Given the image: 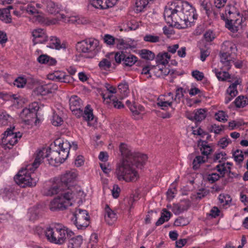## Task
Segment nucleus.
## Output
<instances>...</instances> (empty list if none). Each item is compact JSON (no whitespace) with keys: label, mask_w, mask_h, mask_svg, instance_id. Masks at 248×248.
I'll return each mask as SVG.
<instances>
[{"label":"nucleus","mask_w":248,"mask_h":248,"mask_svg":"<svg viewBox=\"0 0 248 248\" xmlns=\"http://www.w3.org/2000/svg\"><path fill=\"white\" fill-rule=\"evenodd\" d=\"M119 148L124 158L116 166L115 176L120 181L135 182L139 178V175L134 166L141 169L147 160V156L140 153L132 152L124 143L120 144Z\"/></svg>","instance_id":"obj_1"},{"label":"nucleus","mask_w":248,"mask_h":248,"mask_svg":"<svg viewBox=\"0 0 248 248\" xmlns=\"http://www.w3.org/2000/svg\"><path fill=\"white\" fill-rule=\"evenodd\" d=\"M71 148L76 151L78 149L77 144L73 142L71 144L67 140L57 139L53 144L50 145V147L43 148L37 152L33 166L35 168H38L45 158H47L50 165L58 166L67 158Z\"/></svg>","instance_id":"obj_2"},{"label":"nucleus","mask_w":248,"mask_h":248,"mask_svg":"<svg viewBox=\"0 0 248 248\" xmlns=\"http://www.w3.org/2000/svg\"><path fill=\"white\" fill-rule=\"evenodd\" d=\"M164 17L167 23L178 29H186L191 26L196 18L194 9L187 1H177L166 6Z\"/></svg>","instance_id":"obj_3"},{"label":"nucleus","mask_w":248,"mask_h":248,"mask_svg":"<svg viewBox=\"0 0 248 248\" xmlns=\"http://www.w3.org/2000/svg\"><path fill=\"white\" fill-rule=\"evenodd\" d=\"M236 51L237 48L234 44L229 41H225L223 43L219 57L224 70H229L231 68V63L234 62V56Z\"/></svg>","instance_id":"obj_4"},{"label":"nucleus","mask_w":248,"mask_h":248,"mask_svg":"<svg viewBox=\"0 0 248 248\" xmlns=\"http://www.w3.org/2000/svg\"><path fill=\"white\" fill-rule=\"evenodd\" d=\"M32 168L34 169H36L33 166V164H32L31 167L28 166L27 169H22L18 171V173L14 177L15 181L18 185L22 187L36 186L38 179L34 177V173L28 172L29 170H32Z\"/></svg>","instance_id":"obj_5"},{"label":"nucleus","mask_w":248,"mask_h":248,"mask_svg":"<svg viewBox=\"0 0 248 248\" xmlns=\"http://www.w3.org/2000/svg\"><path fill=\"white\" fill-rule=\"evenodd\" d=\"M66 231L63 230L62 226L57 224L49 226L46 228L45 235L47 240L50 243L61 245L66 239Z\"/></svg>","instance_id":"obj_6"},{"label":"nucleus","mask_w":248,"mask_h":248,"mask_svg":"<svg viewBox=\"0 0 248 248\" xmlns=\"http://www.w3.org/2000/svg\"><path fill=\"white\" fill-rule=\"evenodd\" d=\"M74 194L68 190L63 193H61L52 200L49 205L50 210L55 212L64 210L68 206L72 205L71 200L73 198Z\"/></svg>","instance_id":"obj_7"},{"label":"nucleus","mask_w":248,"mask_h":248,"mask_svg":"<svg viewBox=\"0 0 248 248\" xmlns=\"http://www.w3.org/2000/svg\"><path fill=\"white\" fill-rule=\"evenodd\" d=\"M98 45V40L91 38L78 42L76 47L78 52L85 54V57L92 58L97 54L96 48Z\"/></svg>","instance_id":"obj_8"},{"label":"nucleus","mask_w":248,"mask_h":248,"mask_svg":"<svg viewBox=\"0 0 248 248\" xmlns=\"http://www.w3.org/2000/svg\"><path fill=\"white\" fill-rule=\"evenodd\" d=\"M15 128L14 126L10 127L2 134V138L0 141L1 144L5 149H11L12 147L16 144L18 141V139L22 137V134L18 132H14Z\"/></svg>","instance_id":"obj_9"},{"label":"nucleus","mask_w":248,"mask_h":248,"mask_svg":"<svg viewBox=\"0 0 248 248\" xmlns=\"http://www.w3.org/2000/svg\"><path fill=\"white\" fill-rule=\"evenodd\" d=\"M71 220L78 229H85L89 225L90 216L86 210L77 209Z\"/></svg>","instance_id":"obj_10"},{"label":"nucleus","mask_w":248,"mask_h":248,"mask_svg":"<svg viewBox=\"0 0 248 248\" xmlns=\"http://www.w3.org/2000/svg\"><path fill=\"white\" fill-rule=\"evenodd\" d=\"M110 55L112 57L114 55V59L116 63L118 64L122 63L124 66H132L138 60V58L134 55L123 51L116 53H111Z\"/></svg>","instance_id":"obj_11"},{"label":"nucleus","mask_w":248,"mask_h":248,"mask_svg":"<svg viewBox=\"0 0 248 248\" xmlns=\"http://www.w3.org/2000/svg\"><path fill=\"white\" fill-rule=\"evenodd\" d=\"M39 109L38 104L36 102L33 103L29 106V108H24L20 113V117L26 123H29L33 119H38L37 117V111Z\"/></svg>","instance_id":"obj_12"},{"label":"nucleus","mask_w":248,"mask_h":248,"mask_svg":"<svg viewBox=\"0 0 248 248\" xmlns=\"http://www.w3.org/2000/svg\"><path fill=\"white\" fill-rule=\"evenodd\" d=\"M73 114L75 115L78 118L82 117L83 119L86 121H91L93 120L94 116L93 114V110L91 108L90 105H88L85 108L84 110L83 111L81 109V107L79 108H75L74 110L71 109Z\"/></svg>","instance_id":"obj_13"},{"label":"nucleus","mask_w":248,"mask_h":248,"mask_svg":"<svg viewBox=\"0 0 248 248\" xmlns=\"http://www.w3.org/2000/svg\"><path fill=\"white\" fill-rule=\"evenodd\" d=\"M76 177L77 173L75 171H69L62 175L60 180L58 181L62 186L64 188V190L69 189Z\"/></svg>","instance_id":"obj_14"},{"label":"nucleus","mask_w":248,"mask_h":248,"mask_svg":"<svg viewBox=\"0 0 248 248\" xmlns=\"http://www.w3.org/2000/svg\"><path fill=\"white\" fill-rule=\"evenodd\" d=\"M32 34L33 37L32 41L34 45L38 43H43L47 40V36L44 30L41 29L34 30Z\"/></svg>","instance_id":"obj_15"},{"label":"nucleus","mask_w":248,"mask_h":248,"mask_svg":"<svg viewBox=\"0 0 248 248\" xmlns=\"http://www.w3.org/2000/svg\"><path fill=\"white\" fill-rule=\"evenodd\" d=\"M64 190V188L62 187L58 181L57 183L53 184L50 187L44 188L43 193V195L45 196H52Z\"/></svg>","instance_id":"obj_16"},{"label":"nucleus","mask_w":248,"mask_h":248,"mask_svg":"<svg viewBox=\"0 0 248 248\" xmlns=\"http://www.w3.org/2000/svg\"><path fill=\"white\" fill-rule=\"evenodd\" d=\"M105 221L109 225H112L117 219L116 214L109 207L108 204H106L105 206Z\"/></svg>","instance_id":"obj_17"},{"label":"nucleus","mask_w":248,"mask_h":248,"mask_svg":"<svg viewBox=\"0 0 248 248\" xmlns=\"http://www.w3.org/2000/svg\"><path fill=\"white\" fill-rule=\"evenodd\" d=\"M206 109L200 108L195 111L193 116H187V118L191 120H195L197 122H201L204 120L206 116Z\"/></svg>","instance_id":"obj_18"},{"label":"nucleus","mask_w":248,"mask_h":248,"mask_svg":"<svg viewBox=\"0 0 248 248\" xmlns=\"http://www.w3.org/2000/svg\"><path fill=\"white\" fill-rule=\"evenodd\" d=\"M101 96L104 100L109 99L110 103H111L112 105L115 108L120 109L124 107V105L122 103L121 101H119L116 97L112 94H106V93H101Z\"/></svg>","instance_id":"obj_19"},{"label":"nucleus","mask_w":248,"mask_h":248,"mask_svg":"<svg viewBox=\"0 0 248 248\" xmlns=\"http://www.w3.org/2000/svg\"><path fill=\"white\" fill-rule=\"evenodd\" d=\"M38 62L42 64H47L48 65L51 66L56 64V60L46 54H42L37 58Z\"/></svg>","instance_id":"obj_20"},{"label":"nucleus","mask_w":248,"mask_h":248,"mask_svg":"<svg viewBox=\"0 0 248 248\" xmlns=\"http://www.w3.org/2000/svg\"><path fill=\"white\" fill-rule=\"evenodd\" d=\"M170 56L168 52L159 53L156 57V62L158 64H161L162 66H165L169 62L167 59H170Z\"/></svg>","instance_id":"obj_21"},{"label":"nucleus","mask_w":248,"mask_h":248,"mask_svg":"<svg viewBox=\"0 0 248 248\" xmlns=\"http://www.w3.org/2000/svg\"><path fill=\"white\" fill-rule=\"evenodd\" d=\"M0 19L6 23L12 22L10 12L8 9H0Z\"/></svg>","instance_id":"obj_22"},{"label":"nucleus","mask_w":248,"mask_h":248,"mask_svg":"<svg viewBox=\"0 0 248 248\" xmlns=\"http://www.w3.org/2000/svg\"><path fill=\"white\" fill-rule=\"evenodd\" d=\"M107 58L103 59L99 63V66L101 69L107 70L111 66V61L109 60L110 57L114 58V55L112 57L110 55V53L106 55Z\"/></svg>","instance_id":"obj_23"},{"label":"nucleus","mask_w":248,"mask_h":248,"mask_svg":"<svg viewBox=\"0 0 248 248\" xmlns=\"http://www.w3.org/2000/svg\"><path fill=\"white\" fill-rule=\"evenodd\" d=\"M46 10L51 14H57L60 11V8L55 3L51 0L46 2Z\"/></svg>","instance_id":"obj_24"},{"label":"nucleus","mask_w":248,"mask_h":248,"mask_svg":"<svg viewBox=\"0 0 248 248\" xmlns=\"http://www.w3.org/2000/svg\"><path fill=\"white\" fill-rule=\"evenodd\" d=\"M139 54L141 58L149 61L153 60L155 56L154 52L146 49H143L140 50Z\"/></svg>","instance_id":"obj_25"},{"label":"nucleus","mask_w":248,"mask_h":248,"mask_svg":"<svg viewBox=\"0 0 248 248\" xmlns=\"http://www.w3.org/2000/svg\"><path fill=\"white\" fill-rule=\"evenodd\" d=\"M81 100L76 95L72 96L69 99L70 109L74 110L75 108L81 107Z\"/></svg>","instance_id":"obj_26"},{"label":"nucleus","mask_w":248,"mask_h":248,"mask_svg":"<svg viewBox=\"0 0 248 248\" xmlns=\"http://www.w3.org/2000/svg\"><path fill=\"white\" fill-rule=\"evenodd\" d=\"M82 243V236L78 235L76 238H72L68 246V248H81Z\"/></svg>","instance_id":"obj_27"},{"label":"nucleus","mask_w":248,"mask_h":248,"mask_svg":"<svg viewBox=\"0 0 248 248\" xmlns=\"http://www.w3.org/2000/svg\"><path fill=\"white\" fill-rule=\"evenodd\" d=\"M118 91L121 94L122 97H124L127 95L129 93V88L127 82L124 81L120 83L118 86Z\"/></svg>","instance_id":"obj_28"},{"label":"nucleus","mask_w":248,"mask_h":248,"mask_svg":"<svg viewBox=\"0 0 248 248\" xmlns=\"http://www.w3.org/2000/svg\"><path fill=\"white\" fill-rule=\"evenodd\" d=\"M222 69L224 71H218L217 69H215L214 71L219 80L224 81L227 78H230V75L228 72L225 71L226 70L224 69L223 67H222Z\"/></svg>","instance_id":"obj_29"},{"label":"nucleus","mask_w":248,"mask_h":248,"mask_svg":"<svg viewBox=\"0 0 248 248\" xmlns=\"http://www.w3.org/2000/svg\"><path fill=\"white\" fill-rule=\"evenodd\" d=\"M216 168L217 170L220 172V174L222 175V176L223 177L224 174L226 171L228 172L229 176H231V166H228L227 168L225 167V163H220L216 166Z\"/></svg>","instance_id":"obj_30"},{"label":"nucleus","mask_w":248,"mask_h":248,"mask_svg":"<svg viewBox=\"0 0 248 248\" xmlns=\"http://www.w3.org/2000/svg\"><path fill=\"white\" fill-rule=\"evenodd\" d=\"M34 94L37 95H46L49 93L48 87L46 85L39 86L34 91Z\"/></svg>","instance_id":"obj_31"},{"label":"nucleus","mask_w":248,"mask_h":248,"mask_svg":"<svg viewBox=\"0 0 248 248\" xmlns=\"http://www.w3.org/2000/svg\"><path fill=\"white\" fill-rule=\"evenodd\" d=\"M116 47L119 49H125L130 48V45L126 42L123 39L117 38L116 39Z\"/></svg>","instance_id":"obj_32"},{"label":"nucleus","mask_w":248,"mask_h":248,"mask_svg":"<svg viewBox=\"0 0 248 248\" xmlns=\"http://www.w3.org/2000/svg\"><path fill=\"white\" fill-rule=\"evenodd\" d=\"M238 84V81L236 80L229 86L227 89V92L229 94L230 96L235 97L237 95L238 91L236 89V86Z\"/></svg>","instance_id":"obj_33"},{"label":"nucleus","mask_w":248,"mask_h":248,"mask_svg":"<svg viewBox=\"0 0 248 248\" xmlns=\"http://www.w3.org/2000/svg\"><path fill=\"white\" fill-rule=\"evenodd\" d=\"M234 104L237 108H243L247 104V101L244 96H239L235 99Z\"/></svg>","instance_id":"obj_34"},{"label":"nucleus","mask_w":248,"mask_h":248,"mask_svg":"<svg viewBox=\"0 0 248 248\" xmlns=\"http://www.w3.org/2000/svg\"><path fill=\"white\" fill-rule=\"evenodd\" d=\"M234 160L238 163H241L244 160V154L242 151L237 149L232 154Z\"/></svg>","instance_id":"obj_35"},{"label":"nucleus","mask_w":248,"mask_h":248,"mask_svg":"<svg viewBox=\"0 0 248 248\" xmlns=\"http://www.w3.org/2000/svg\"><path fill=\"white\" fill-rule=\"evenodd\" d=\"M216 119L219 122H225L227 121L228 115L223 111H218L215 114Z\"/></svg>","instance_id":"obj_36"},{"label":"nucleus","mask_w":248,"mask_h":248,"mask_svg":"<svg viewBox=\"0 0 248 248\" xmlns=\"http://www.w3.org/2000/svg\"><path fill=\"white\" fill-rule=\"evenodd\" d=\"M218 199L220 203H222L223 205L229 204L232 201L231 197L228 194H220L218 197Z\"/></svg>","instance_id":"obj_37"},{"label":"nucleus","mask_w":248,"mask_h":248,"mask_svg":"<svg viewBox=\"0 0 248 248\" xmlns=\"http://www.w3.org/2000/svg\"><path fill=\"white\" fill-rule=\"evenodd\" d=\"M205 161L204 160V157L202 156H196L195 158L193 161V168L194 170H196L199 168L200 165L201 163L205 162Z\"/></svg>","instance_id":"obj_38"},{"label":"nucleus","mask_w":248,"mask_h":248,"mask_svg":"<svg viewBox=\"0 0 248 248\" xmlns=\"http://www.w3.org/2000/svg\"><path fill=\"white\" fill-rule=\"evenodd\" d=\"M51 122L53 125L58 126L62 125V124L63 123V120L60 116H59L55 113H54L52 116Z\"/></svg>","instance_id":"obj_39"},{"label":"nucleus","mask_w":248,"mask_h":248,"mask_svg":"<svg viewBox=\"0 0 248 248\" xmlns=\"http://www.w3.org/2000/svg\"><path fill=\"white\" fill-rule=\"evenodd\" d=\"M117 39V38H114L112 35L108 34L105 35L104 37V42L108 45H115Z\"/></svg>","instance_id":"obj_40"},{"label":"nucleus","mask_w":248,"mask_h":248,"mask_svg":"<svg viewBox=\"0 0 248 248\" xmlns=\"http://www.w3.org/2000/svg\"><path fill=\"white\" fill-rule=\"evenodd\" d=\"M172 102H168L166 101H163L160 98H158L157 99V105L160 107L161 109L165 110L168 107H171Z\"/></svg>","instance_id":"obj_41"},{"label":"nucleus","mask_w":248,"mask_h":248,"mask_svg":"<svg viewBox=\"0 0 248 248\" xmlns=\"http://www.w3.org/2000/svg\"><path fill=\"white\" fill-rule=\"evenodd\" d=\"M143 40L145 42L150 43H157L159 41V37L156 35L147 34L144 36Z\"/></svg>","instance_id":"obj_42"},{"label":"nucleus","mask_w":248,"mask_h":248,"mask_svg":"<svg viewBox=\"0 0 248 248\" xmlns=\"http://www.w3.org/2000/svg\"><path fill=\"white\" fill-rule=\"evenodd\" d=\"M26 83L27 80L26 78L22 77H18L15 80L14 85L18 88H23Z\"/></svg>","instance_id":"obj_43"},{"label":"nucleus","mask_w":248,"mask_h":248,"mask_svg":"<svg viewBox=\"0 0 248 248\" xmlns=\"http://www.w3.org/2000/svg\"><path fill=\"white\" fill-rule=\"evenodd\" d=\"M52 46L49 47L50 48H55L56 49H59L62 47L61 45V42L60 40L57 37H53L51 39Z\"/></svg>","instance_id":"obj_44"},{"label":"nucleus","mask_w":248,"mask_h":248,"mask_svg":"<svg viewBox=\"0 0 248 248\" xmlns=\"http://www.w3.org/2000/svg\"><path fill=\"white\" fill-rule=\"evenodd\" d=\"M100 0H92L90 2V5L96 9H98V8H100L101 9H107V7L108 6H107V5H106L105 3L104 4V5H100Z\"/></svg>","instance_id":"obj_45"},{"label":"nucleus","mask_w":248,"mask_h":248,"mask_svg":"<svg viewBox=\"0 0 248 248\" xmlns=\"http://www.w3.org/2000/svg\"><path fill=\"white\" fill-rule=\"evenodd\" d=\"M231 142V140L230 139L223 137L219 140L218 145H219L222 149H224Z\"/></svg>","instance_id":"obj_46"},{"label":"nucleus","mask_w":248,"mask_h":248,"mask_svg":"<svg viewBox=\"0 0 248 248\" xmlns=\"http://www.w3.org/2000/svg\"><path fill=\"white\" fill-rule=\"evenodd\" d=\"M186 93V91L184 90L183 88L180 87L178 88L176 90V94L174 98L175 101H177V99L179 100L181 98H183L184 96V93Z\"/></svg>","instance_id":"obj_47"},{"label":"nucleus","mask_w":248,"mask_h":248,"mask_svg":"<svg viewBox=\"0 0 248 248\" xmlns=\"http://www.w3.org/2000/svg\"><path fill=\"white\" fill-rule=\"evenodd\" d=\"M100 5H104L105 3L107 8L113 7L117 3V0H100Z\"/></svg>","instance_id":"obj_48"},{"label":"nucleus","mask_w":248,"mask_h":248,"mask_svg":"<svg viewBox=\"0 0 248 248\" xmlns=\"http://www.w3.org/2000/svg\"><path fill=\"white\" fill-rule=\"evenodd\" d=\"M158 70L160 71L161 74L159 75L158 76H167L170 73V75H172L173 74V71H171L169 69L166 68L165 67V65L164 66V67H162V68H160L159 66H158Z\"/></svg>","instance_id":"obj_49"},{"label":"nucleus","mask_w":248,"mask_h":248,"mask_svg":"<svg viewBox=\"0 0 248 248\" xmlns=\"http://www.w3.org/2000/svg\"><path fill=\"white\" fill-rule=\"evenodd\" d=\"M186 224L187 222L185 218L181 217L177 218L174 222V225L176 226H183Z\"/></svg>","instance_id":"obj_50"},{"label":"nucleus","mask_w":248,"mask_h":248,"mask_svg":"<svg viewBox=\"0 0 248 248\" xmlns=\"http://www.w3.org/2000/svg\"><path fill=\"white\" fill-rule=\"evenodd\" d=\"M220 176L216 173H213L211 174H209L207 177V180L211 183H213L218 180Z\"/></svg>","instance_id":"obj_51"},{"label":"nucleus","mask_w":248,"mask_h":248,"mask_svg":"<svg viewBox=\"0 0 248 248\" xmlns=\"http://www.w3.org/2000/svg\"><path fill=\"white\" fill-rule=\"evenodd\" d=\"M192 76L198 81H201L204 78L203 73L198 70L193 71L192 73Z\"/></svg>","instance_id":"obj_52"},{"label":"nucleus","mask_w":248,"mask_h":248,"mask_svg":"<svg viewBox=\"0 0 248 248\" xmlns=\"http://www.w3.org/2000/svg\"><path fill=\"white\" fill-rule=\"evenodd\" d=\"M171 215L172 214L170 211H168L166 209L164 208L162 210V212L161 213L160 217H163V218L166 220V221H168L170 218Z\"/></svg>","instance_id":"obj_53"},{"label":"nucleus","mask_w":248,"mask_h":248,"mask_svg":"<svg viewBox=\"0 0 248 248\" xmlns=\"http://www.w3.org/2000/svg\"><path fill=\"white\" fill-rule=\"evenodd\" d=\"M9 115L6 114H0V124L1 125H5L8 124V119Z\"/></svg>","instance_id":"obj_54"},{"label":"nucleus","mask_w":248,"mask_h":248,"mask_svg":"<svg viewBox=\"0 0 248 248\" xmlns=\"http://www.w3.org/2000/svg\"><path fill=\"white\" fill-rule=\"evenodd\" d=\"M121 189L118 185H114L112 190V194L114 198H117L119 196Z\"/></svg>","instance_id":"obj_55"},{"label":"nucleus","mask_w":248,"mask_h":248,"mask_svg":"<svg viewBox=\"0 0 248 248\" xmlns=\"http://www.w3.org/2000/svg\"><path fill=\"white\" fill-rule=\"evenodd\" d=\"M205 39L207 42H211L214 39V36L212 31H207L204 34Z\"/></svg>","instance_id":"obj_56"},{"label":"nucleus","mask_w":248,"mask_h":248,"mask_svg":"<svg viewBox=\"0 0 248 248\" xmlns=\"http://www.w3.org/2000/svg\"><path fill=\"white\" fill-rule=\"evenodd\" d=\"M172 211L175 215H178L183 212V210L181 208L180 204L178 203L173 204Z\"/></svg>","instance_id":"obj_57"},{"label":"nucleus","mask_w":248,"mask_h":248,"mask_svg":"<svg viewBox=\"0 0 248 248\" xmlns=\"http://www.w3.org/2000/svg\"><path fill=\"white\" fill-rule=\"evenodd\" d=\"M179 204H180L181 208L183 210V212L187 210L190 206L189 202L187 200H183Z\"/></svg>","instance_id":"obj_58"},{"label":"nucleus","mask_w":248,"mask_h":248,"mask_svg":"<svg viewBox=\"0 0 248 248\" xmlns=\"http://www.w3.org/2000/svg\"><path fill=\"white\" fill-rule=\"evenodd\" d=\"M48 87L49 93H54L58 89V85L54 83H48L46 84Z\"/></svg>","instance_id":"obj_59"},{"label":"nucleus","mask_w":248,"mask_h":248,"mask_svg":"<svg viewBox=\"0 0 248 248\" xmlns=\"http://www.w3.org/2000/svg\"><path fill=\"white\" fill-rule=\"evenodd\" d=\"M203 146L205 147L204 148H200L202 154L205 155H208L212 152V149L209 145H203Z\"/></svg>","instance_id":"obj_60"},{"label":"nucleus","mask_w":248,"mask_h":248,"mask_svg":"<svg viewBox=\"0 0 248 248\" xmlns=\"http://www.w3.org/2000/svg\"><path fill=\"white\" fill-rule=\"evenodd\" d=\"M220 212L218 208L216 206L213 207L210 211V213L209 214L210 216H211L212 217L215 218L219 216V213Z\"/></svg>","instance_id":"obj_61"},{"label":"nucleus","mask_w":248,"mask_h":248,"mask_svg":"<svg viewBox=\"0 0 248 248\" xmlns=\"http://www.w3.org/2000/svg\"><path fill=\"white\" fill-rule=\"evenodd\" d=\"M223 130V129L221 128L220 126L217 125L216 124H212L211 126L210 132H214L216 134H218L220 132Z\"/></svg>","instance_id":"obj_62"},{"label":"nucleus","mask_w":248,"mask_h":248,"mask_svg":"<svg viewBox=\"0 0 248 248\" xmlns=\"http://www.w3.org/2000/svg\"><path fill=\"white\" fill-rule=\"evenodd\" d=\"M227 2V0H215L214 3L217 9L223 7Z\"/></svg>","instance_id":"obj_63"},{"label":"nucleus","mask_w":248,"mask_h":248,"mask_svg":"<svg viewBox=\"0 0 248 248\" xmlns=\"http://www.w3.org/2000/svg\"><path fill=\"white\" fill-rule=\"evenodd\" d=\"M108 155L106 152H101L98 156V158L100 160L106 162L108 160Z\"/></svg>","instance_id":"obj_64"}]
</instances>
